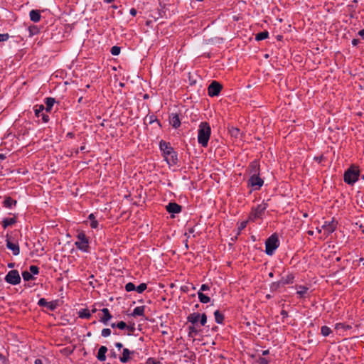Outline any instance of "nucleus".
Returning <instances> with one entry per match:
<instances>
[{"label":"nucleus","mask_w":364,"mask_h":364,"mask_svg":"<svg viewBox=\"0 0 364 364\" xmlns=\"http://www.w3.org/2000/svg\"><path fill=\"white\" fill-rule=\"evenodd\" d=\"M16 203L17 201L16 200H14L11 197H6L3 202L4 207L8 208H11L13 206H15Z\"/></svg>","instance_id":"4be33fe9"},{"label":"nucleus","mask_w":364,"mask_h":364,"mask_svg":"<svg viewBox=\"0 0 364 364\" xmlns=\"http://www.w3.org/2000/svg\"><path fill=\"white\" fill-rule=\"evenodd\" d=\"M88 219L90 220V227L93 229H96L98 227V222L97 220H95L94 214H90Z\"/></svg>","instance_id":"2f4dec72"},{"label":"nucleus","mask_w":364,"mask_h":364,"mask_svg":"<svg viewBox=\"0 0 364 364\" xmlns=\"http://www.w3.org/2000/svg\"><path fill=\"white\" fill-rule=\"evenodd\" d=\"M126 329L128 330L127 335L132 336L134 333V332L135 331L134 324H132V326L127 325V327L126 328Z\"/></svg>","instance_id":"3c124183"},{"label":"nucleus","mask_w":364,"mask_h":364,"mask_svg":"<svg viewBox=\"0 0 364 364\" xmlns=\"http://www.w3.org/2000/svg\"><path fill=\"white\" fill-rule=\"evenodd\" d=\"M107 348L105 346H102L99 350L97 355V358L100 362H104L106 360V353L107 352Z\"/></svg>","instance_id":"a211bd4d"},{"label":"nucleus","mask_w":364,"mask_h":364,"mask_svg":"<svg viewBox=\"0 0 364 364\" xmlns=\"http://www.w3.org/2000/svg\"><path fill=\"white\" fill-rule=\"evenodd\" d=\"M116 326L118 328L121 330L126 329V328L127 327V323L123 321L117 323Z\"/></svg>","instance_id":"09e8293b"},{"label":"nucleus","mask_w":364,"mask_h":364,"mask_svg":"<svg viewBox=\"0 0 364 364\" xmlns=\"http://www.w3.org/2000/svg\"><path fill=\"white\" fill-rule=\"evenodd\" d=\"M360 171L358 166L352 165L344 173L343 181L348 185H353L358 181Z\"/></svg>","instance_id":"20e7f679"},{"label":"nucleus","mask_w":364,"mask_h":364,"mask_svg":"<svg viewBox=\"0 0 364 364\" xmlns=\"http://www.w3.org/2000/svg\"><path fill=\"white\" fill-rule=\"evenodd\" d=\"M111 330L109 328H103L101 332L102 337L107 338L111 335Z\"/></svg>","instance_id":"a18cd8bd"},{"label":"nucleus","mask_w":364,"mask_h":364,"mask_svg":"<svg viewBox=\"0 0 364 364\" xmlns=\"http://www.w3.org/2000/svg\"><path fill=\"white\" fill-rule=\"evenodd\" d=\"M210 289V286L207 284H203L200 287V291L202 292L203 291H208Z\"/></svg>","instance_id":"6e6d98bb"},{"label":"nucleus","mask_w":364,"mask_h":364,"mask_svg":"<svg viewBox=\"0 0 364 364\" xmlns=\"http://www.w3.org/2000/svg\"><path fill=\"white\" fill-rule=\"evenodd\" d=\"M38 305L41 307H47L50 311H54L57 308V301L48 302L44 298H41L38 300Z\"/></svg>","instance_id":"9b49d317"},{"label":"nucleus","mask_w":364,"mask_h":364,"mask_svg":"<svg viewBox=\"0 0 364 364\" xmlns=\"http://www.w3.org/2000/svg\"><path fill=\"white\" fill-rule=\"evenodd\" d=\"M279 245V240L276 234L272 235L265 242V253L272 255Z\"/></svg>","instance_id":"423d86ee"},{"label":"nucleus","mask_w":364,"mask_h":364,"mask_svg":"<svg viewBox=\"0 0 364 364\" xmlns=\"http://www.w3.org/2000/svg\"><path fill=\"white\" fill-rule=\"evenodd\" d=\"M314 159L318 162V163H321L323 159V156L321 155V156H316L314 158Z\"/></svg>","instance_id":"052dcab7"},{"label":"nucleus","mask_w":364,"mask_h":364,"mask_svg":"<svg viewBox=\"0 0 364 364\" xmlns=\"http://www.w3.org/2000/svg\"><path fill=\"white\" fill-rule=\"evenodd\" d=\"M144 309H145V306H137L136 307L133 312L131 314V315L134 317H136V316H144Z\"/></svg>","instance_id":"b1692460"},{"label":"nucleus","mask_w":364,"mask_h":364,"mask_svg":"<svg viewBox=\"0 0 364 364\" xmlns=\"http://www.w3.org/2000/svg\"><path fill=\"white\" fill-rule=\"evenodd\" d=\"M30 18L32 21L37 23L41 20V13L38 10H31L29 14Z\"/></svg>","instance_id":"6ab92c4d"},{"label":"nucleus","mask_w":364,"mask_h":364,"mask_svg":"<svg viewBox=\"0 0 364 364\" xmlns=\"http://www.w3.org/2000/svg\"><path fill=\"white\" fill-rule=\"evenodd\" d=\"M264 183V181L260 178L259 175H252L248 180V186H251L254 190H259Z\"/></svg>","instance_id":"1a4fd4ad"},{"label":"nucleus","mask_w":364,"mask_h":364,"mask_svg":"<svg viewBox=\"0 0 364 364\" xmlns=\"http://www.w3.org/2000/svg\"><path fill=\"white\" fill-rule=\"evenodd\" d=\"M0 364H9L8 358L1 353H0Z\"/></svg>","instance_id":"8fccbe9b"},{"label":"nucleus","mask_w":364,"mask_h":364,"mask_svg":"<svg viewBox=\"0 0 364 364\" xmlns=\"http://www.w3.org/2000/svg\"><path fill=\"white\" fill-rule=\"evenodd\" d=\"M257 364H269V360L265 358L259 357L257 360Z\"/></svg>","instance_id":"de8ad7c7"},{"label":"nucleus","mask_w":364,"mask_h":364,"mask_svg":"<svg viewBox=\"0 0 364 364\" xmlns=\"http://www.w3.org/2000/svg\"><path fill=\"white\" fill-rule=\"evenodd\" d=\"M76 239L75 246L77 250L85 253L90 252V238L83 231L77 233Z\"/></svg>","instance_id":"7ed1b4c3"},{"label":"nucleus","mask_w":364,"mask_h":364,"mask_svg":"<svg viewBox=\"0 0 364 364\" xmlns=\"http://www.w3.org/2000/svg\"><path fill=\"white\" fill-rule=\"evenodd\" d=\"M6 156L5 154H0V161H4V159H6Z\"/></svg>","instance_id":"338daca9"},{"label":"nucleus","mask_w":364,"mask_h":364,"mask_svg":"<svg viewBox=\"0 0 364 364\" xmlns=\"http://www.w3.org/2000/svg\"><path fill=\"white\" fill-rule=\"evenodd\" d=\"M228 130H229V133L230 134L231 136H232V137L238 138L240 135V129H238L237 127H231L229 128Z\"/></svg>","instance_id":"c756f323"},{"label":"nucleus","mask_w":364,"mask_h":364,"mask_svg":"<svg viewBox=\"0 0 364 364\" xmlns=\"http://www.w3.org/2000/svg\"><path fill=\"white\" fill-rule=\"evenodd\" d=\"M309 288L305 286H299V290L297 291V294L299 295L300 298H303L305 296V294L307 293Z\"/></svg>","instance_id":"473e14b6"},{"label":"nucleus","mask_w":364,"mask_h":364,"mask_svg":"<svg viewBox=\"0 0 364 364\" xmlns=\"http://www.w3.org/2000/svg\"><path fill=\"white\" fill-rule=\"evenodd\" d=\"M156 14L157 15H152V17L155 19H158L159 18L162 17L165 14V12L164 11L158 10V11L156 12Z\"/></svg>","instance_id":"603ef678"},{"label":"nucleus","mask_w":364,"mask_h":364,"mask_svg":"<svg viewBox=\"0 0 364 364\" xmlns=\"http://www.w3.org/2000/svg\"><path fill=\"white\" fill-rule=\"evenodd\" d=\"M55 102V100L53 97H47L45 100V104L46 107H45V109L46 112H50L52 109V107Z\"/></svg>","instance_id":"393cba45"},{"label":"nucleus","mask_w":364,"mask_h":364,"mask_svg":"<svg viewBox=\"0 0 364 364\" xmlns=\"http://www.w3.org/2000/svg\"><path fill=\"white\" fill-rule=\"evenodd\" d=\"M169 122L171 126L176 129L181 125V120L179 116L176 113H172L169 117Z\"/></svg>","instance_id":"2eb2a0df"},{"label":"nucleus","mask_w":364,"mask_h":364,"mask_svg":"<svg viewBox=\"0 0 364 364\" xmlns=\"http://www.w3.org/2000/svg\"><path fill=\"white\" fill-rule=\"evenodd\" d=\"M78 316L81 318L89 319L91 317V313L87 309H82L79 311Z\"/></svg>","instance_id":"a878e982"},{"label":"nucleus","mask_w":364,"mask_h":364,"mask_svg":"<svg viewBox=\"0 0 364 364\" xmlns=\"http://www.w3.org/2000/svg\"><path fill=\"white\" fill-rule=\"evenodd\" d=\"M34 364H43V361L40 358H37L34 361Z\"/></svg>","instance_id":"69168bd1"},{"label":"nucleus","mask_w":364,"mask_h":364,"mask_svg":"<svg viewBox=\"0 0 364 364\" xmlns=\"http://www.w3.org/2000/svg\"><path fill=\"white\" fill-rule=\"evenodd\" d=\"M198 296L200 302H201L203 304H207L210 301V298L209 296H206L205 294H204L200 291H199L198 292Z\"/></svg>","instance_id":"cd10ccee"},{"label":"nucleus","mask_w":364,"mask_h":364,"mask_svg":"<svg viewBox=\"0 0 364 364\" xmlns=\"http://www.w3.org/2000/svg\"><path fill=\"white\" fill-rule=\"evenodd\" d=\"M135 285L132 282H129L125 285V290L127 291H132L135 290Z\"/></svg>","instance_id":"37998d69"},{"label":"nucleus","mask_w":364,"mask_h":364,"mask_svg":"<svg viewBox=\"0 0 364 364\" xmlns=\"http://www.w3.org/2000/svg\"><path fill=\"white\" fill-rule=\"evenodd\" d=\"M5 281L12 285L18 284L21 282V277L16 269L9 271L5 277Z\"/></svg>","instance_id":"0eeeda50"},{"label":"nucleus","mask_w":364,"mask_h":364,"mask_svg":"<svg viewBox=\"0 0 364 364\" xmlns=\"http://www.w3.org/2000/svg\"><path fill=\"white\" fill-rule=\"evenodd\" d=\"M200 323L201 326H204L207 322V316L205 313L200 314V318H199Z\"/></svg>","instance_id":"49530a36"},{"label":"nucleus","mask_w":364,"mask_h":364,"mask_svg":"<svg viewBox=\"0 0 364 364\" xmlns=\"http://www.w3.org/2000/svg\"><path fill=\"white\" fill-rule=\"evenodd\" d=\"M215 320L217 323L221 324L224 321V316L220 312L219 310H216L214 312Z\"/></svg>","instance_id":"bb28decb"},{"label":"nucleus","mask_w":364,"mask_h":364,"mask_svg":"<svg viewBox=\"0 0 364 364\" xmlns=\"http://www.w3.org/2000/svg\"><path fill=\"white\" fill-rule=\"evenodd\" d=\"M223 88L222 85L217 82L213 81L208 87V93L210 97L218 96Z\"/></svg>","instance_id":"6e6552de"},{"label":"nucleus","mask_w":364,"mask_h":364,"mask_svg":"<svg viewBox=\"0 0 364 364\" xmlns=\"http://www.w3.org/2000/svg\"><path fill=\"white\" fill-rule=\"evenodd\" d=\"M211 134V128L206 122L200 124L198 130V141L203 147H206Z\"/></svg>","instance_id":"f03ea898"},{"label":"nucleus","mask_w":364,"mask_h":364,"mask_svg":"<svg viewBox=\"0 0 364 364\" xmlns=\"http://www.w3.org/2000/svg\"><path fill=\"white\" fill-rule=\"evenodd\" d=\"M41 115H42V120L43 122H48L49 121L48 115L43 114V113Z\"/></svg>","instance_id":"4d7b16f0"},{"label":"nucleus","mask_w":364,"mask_h":364,"mask_svg":"<svg viewBox=\"0 0 364 364\" xmlns=\"http://www.w3.org/2000/svg\"><path fill=\"white\" fill-rule=\"evenodd\" d=\"M200 314L199 313H193L188 316L187 321L193 325L196 324L200 318Z\"/></svg>","instance_id":"aec40b11"},{"label":"nucleus","mask_w":364,"mask_h":364,"mask_svg":"<svg viewBox=\"0 0 364 364\" xmlns=\"http://www.w3.org/2000/svg\"><path fill=\"white\" fill-rule=\"evenodd\" d=\"M280 314L282 316L283 318L288 317V312L285 310H282Z\"/></svg>","instance_id":"13d9d810"},{"label":"nucleus","mask_w":364,"mask_h":364,"mask_svg":"<svg viewBox=\"0 0 364 364\" xmlns=\"http://www.w3.org/2000/svg\"><path fill=\"white\" fill-rule=\"evenodd\" d=\"M359 42L360 41H359L358 39H355H355H353L352 44H353V46H357L359 43Z\"/></svg>","instance_id":"e2e57ef3"},{"label":"nucleus","mask_w":364,"mask_h":364,"mask_svg":"<svg viewBox=\"0 0 364 364\" xmlns=\"http://www.w3.org/2000/svg\"><path fill=\"white\" fill-rule=\"evenodd\" d=\"M337 225L338 222L336 221L334 219H332L331 221H326L321 228L322 229L324 230L327 235H328L336 230Z\"/></svg>","instance_id":"9d476101"},{"label":"nucleus","mask_w":364,"mask_h":364,"mask_svg":"<svg viewBox=\"0 0 364 364\" xmlns=\"http://www.w3.org/2000/svg\"><path fill=\"white\" fill-rule=\"evenodd\" d=\"M22 277L25 281H30L34 279L33 274L28 271H23L22 272Z\"/></svg>","instance_id":"e433bc0d"},{"label":"nucleus","mask_w":364,"mask_h":364,"mask_svg":"<svg viewBox=\"0 0 364 364\" xmlns=\"http://www.w3.org/2000/svg\"><path fill=\"white\" fill-rule=\"evenodd\" d=\"M6 247L11 250L13 252V255L16 256L20 253V248L18 243L12 242L9 237V235L6 236Z\"/></svg>","instance_id":"f8f14e48"},{"label":"nucleus","mask_w":364,"mask_h":364,"mask_svg":"<svg viewBox=\"0 0 364 364\" xmlns=\"http://www.w3.org/2000/svg\"><path fill=\"white\" fill-rule=\"evenodd\" d=\"M115 347L117 348L118 349H121L122 347H123V345L122 343H119V342H117V343H115L114 344Z\"/></svg>","instance_id":"680f3d73"},{"label":"nucleus","mask_w":364,"mask_h":364,"mask_svg":"<svg viewBox=\"0 0 364 364\" xmlns=\"http://www.w3.org/2000/svg\"><path fill=\"white\" fill-rule=\"evenodd\" d=\"M9 38V35L8 33L0 34V42L6 41Z\"/></svg>","instance_id":"864d4df0"},{"label":"nucleus","mask_w":364,"mask_h":364,"mask_svg":"<svg viewBox=\"0 0 364 364\" xmlns=\"http://www.w3.org/2000/svg\"><path fill=\"white\" fill-rule=\"evenodd\" d=\"M29 32L31 36H34L39 33V29L36 26H33L29 27Z\"/></svg>","instance_id":"a19ab883"},{"label":"nucleus","mask_w":364,"mask_h":364,"mask_svg":"<svg viewBox=\"0 0 364 364\" xmlns=\"http://www.w3.org/2000/svg\"><path fill=\"white\" fill-rule=\"evenodd\" d=\"M145 364H161V363H160V362L156 361L155 359L151 358L146 360Z\"/></svg>","instance_id":"5fc2aeb1"},{"label":"nucleus","mask_w":364,"mask_h":364,"mask_svg":"<svg viewBox=\"0 0 364 364\" xmlns=\"http://www.w3.org/2000/svg\"><path fill=\"white\" fill-rule=\"evenodd\" d=\"M129 13H130V14H131L132 16H135L136 15V14H137V11H136V9H134V8H132V9H130Z\"/></svg>","instance_id":"bf43d9fd"},{"label":"nucleus","mask_w":364,"mask_h":364,"mask_svg":"<svg viewBox=\"0 0 364 364\" xmlns=\"http://www.w3.org/2000/svg\"><path fill=\"white\" fill-rule=\"evenodd\" d=\"M294 279V276L292 274H289L286 277H282L281 278V281L283 283L284 286L287 284H293Z\"/></svg>","instance_id":"5701e85b"},{"label":"nucleus","mask_w":364,"mask_h":364,"mask_svg":"<svg viewBox=\"0 0 364 364\" xmlns=\"http://www.w3.org/2000/svg\"><path fill=\"white\" fill-rule=\"evenodd\" d=\"M166 209L169 213H179L182 210V207L176 203H169Z\"/></svg>","instance_id":"ddd939ff"},{"label":"nucleus","mask_w":364,"mask_h":364,"mask_svg":"<svg viewBox=\"0 0 364 364\" xmlns=\"http://www.w3.org/2000/svg\"><path fill=\"white\" fill-rule=\"evenodd\" d=\"M134 351H131L128 348H124L122 355L119 357V360L122 363L129 362L131 359L130 355L134 354Z\"/></svg>","instance_id":"dca6fc26"},{"label":"nucleus","mask_w":364,"mask_h":364,"mask_svg":"<svg viewBox=\"0 0 364 364\" xmlns=\"http://www.w3.org/2000/svg\"><path fill=\"white\" fill-rule=\"evenodd\" d=\"M248 168L252 175H259V164L257 161L251 162Z\"/></svg>","instance_id":"f3484780"},{"label":"nucleus","mask_w":364,"mask_h":364,"mask_svg":"<svg viewBox=\"0 0 364 364\" xmlns=\"http://www.w3.org/2000/svg\"><path fill=\"white\" fill-rule=\"evenodd\" d=\"M159 148L162 151V155L169 166L176 165L178 159L176 151L171 147L169 142L161 140L159 142Z\"/></svg>","instance_id":"f257e3e1"},{"label":"nucleus","mask_w":364,"mask_h":364,"mask_svg":"<svg viewBox=\"0 0 364 364\" xmlns=\"http://www.w3.org/2000/svg\"><path fill=\"white\" fill-rule=\"evenodd\" d=\"M247 220H245V221H242L241 222L239 225H238V232L237 234L239 235L242 230H243L246 227H247Z\"/></svg>","instance_id":"79ce46f5"},{"label":"nucleus","mask_w":364,"mask_h":364,"mask_svg":"<svg viewBox=\"0 0 364 364\" xmlns=\"http://www.w3.org/2000/svg\"><path fill=\"white\" fill-rule=\"evenodd\" d=\"M351 328H352L351 326L343 323H338L335 325V328L336 330L342 329V330L346 331V330L350 329Z\"/></svg>","instance_id":"72a5a7b5"},{"label":"nucleus","mask_w":364,"mask_h":364,"mask_svg":"<svg viewBox=\"0 0 364 364\" xmlns=\"http://www.w3.org/2000/svg\"><path fill=\"white\" fill-rule=\"evenodd\" d=\"M121 48L119 46H114L111 48L110 53L113 55H118L120 53Z\"/></svg>","instance_id":"58836bf2"},{"label":"nucleus","mask_w":364,"mask_h":364,"mask_svg":"<svg viewBox=\"0 0 364 364\" xmlns=\"http://www.w3.org/2000/svg\"><path fill=\"white\" fill-rule=\"evenodd\" d=\"M269 353V350H264L262 351V355H267Z\"/></svg>","instance_id":"774afa93"},{"label":"nucleus","mask_w":364,"mask_h":364,"mask_svg":"<svg viewBox=\"0 0 364 364\" xmlns=\"http://www.w3.org/2000/svg\"><path fill=\"white\" fill-rule=\"evenodd\" d=\"M358 35L362 37L363 39H364V29L359 31Z\"/></svg>","instance_id":"0e129e2a"},{"label":"nucleus","mask_w":364,"mask_h":364,"mask_svg":"<svg viewBox=\"0 0 364 364\" xmlns=\"http://www.w3.org/2000/svg\"><path fill=\"white\" fill-rule=\"evenodd\" d=\"M268 208L267 203L263 201L262 203L253 207L249 215V220L255 221L262 218L266 209Z\"/></svg>","instance_id":"39448f33"},{"label":"nucleus","mask_w":364,"mask_h":364,"mask_svg":"<svg viewBox=\"0 0 364 364\" xmlns=\"http://www.w3.org/2000/svg\"><path fill=\"white\" fill-rule=\"evenodd\" d=\"M45 109L43 105H37L34 107L35 115L37 117H40V114Z\"/></svg>","instance_id":"f704fd0d"},{"label":"nucleus","mask_w":364,"mask_h":364,"mask_svg":"<svg viewBox=\"0 0 364 364\" xmlns=\"http://www.w3.org/2000/svg\"><path fill=\"white\" fill-rule=\"evenodd\" d=\"M269 36V33L267 31L258 33L255 36V40L257 41L264 40Z\"/></svg>","instance_id":"7c9ffc66"},{"label":"nucleus","mask_w":364,"mask_h":364,"mask_svg":"<svg viewBox=\"0 0 364 364\" xmlns=\"http://www.w3.org/2000/svg\"><path fill=\"white\" fill-rule=\"evenodd\" d=\"M147 288V285L146 283H141L140 284L139 286H137L136 288H135V290L138 292V293H142L144 292Z\"/></svg>","instance_id":"4c0bfd02"},{"label":"nucleus","mask_w":364,"mask_h":364,"mask_svg":"<svg viewBox=\"0 0 364 364\" xmlns=\"http://www.w3.org/2000/svg\"><path fill=\"white\" fill-rule=\"evenodd\" d=\"M284 287L283 283L282 282L281 279L278 282H272L270 284V289L272 291H277L280 287Z\"/></svg>","instance_id":"c85d7f7f"},{"label":"nucleus","mask_w":364,"mask_h":364,"mask_svg":"<svg viewBox=\"0 0 364 364\" xmlns=\"http://www.w3.org/2000/svg\"><path fill=\"white\" fill-rule=\"evenodd\" d=\"M29 270L32 274H38V273H39V268H38V267H37L36 265L30 266Z\"/></svg>","instance_id":"c03bdc74"},{"label":"nucleus","mask_w":364,"mask_h":364,"mask_svg":"<svg viewBox=\"0 0 364 364\" xmlns=\"http://www.w3.org/2000/svg\"><path fill=\"white\" fill-rule=\"evenodd\" d=\"M188 336H192L193 334L197 335L198 333V331L196 329V328L194 326V325L190 326L188 327Z\"/></svg>","instance_id":"ea45409f"},{"label":"nucleus","mask_w":364,"mask_h":364,"mask_svg":"<svg viewBox=\"0 0 364 364\" xmlns=\"http://www.w3.org/2000/svg\"><path fill=\"white\" fill-rule=\"evenodd\" d=\"M16 223V218L14 216V218H6L2 220V227L6 229L10 225H14Z\"/></svg>","instance_id":"412c9836"},{"label":"nucleus","mask_w":364,"mask_h":364,"mask_svg":"<svg viewBox=\"0 0 364 364\" xmlns=\"http://www.w3.org/2000/svg\"><path fill=\"white\" fill-rule=\"evenodd\" d=\"M331 333V329L327 326H323L321 328V333L325 337L329 336Z\"/></svg>","instance_id":"c9c22d12"},{"label":"nucleus","mask_w":364,"mask_h":364,"mask_svg":"<svg viewBox=\"0 0 364 364\" xmlns=\"http://www.w3.org/2000/svg\"><path fill=\"white\" fill-rule=\"evenodd\" d=\"M101 311L102 312L103 316L100 318L99 321L107 325L108 321L112 318V316L107 308L102 309Z\"/></svg>","instance_id":"4468645a"}]
</instances>
